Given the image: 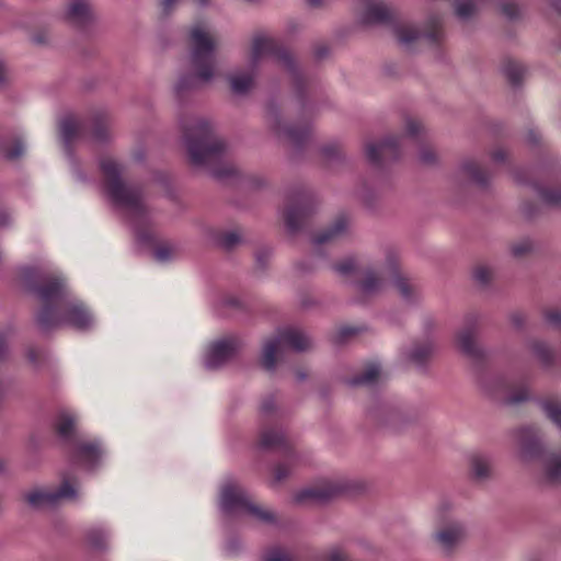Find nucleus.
<instances>
[{
	"label": "nucleus",
	"mask_w": 561,
	"mask_h": 561,
	"mask_svg": "<svg viewBox=\"0 0 561 561\" xmlns=\"http://www.w3.org/2000/svg\"><path fill=\"white\" fill-rule=\"evenodd\" d=\"M26 356H27L28 362L35 368H38L46 359V353L43 350H38L35 347H30L27 350Z\"/></svg>",
	"instance_id": "obj_38"
},
{
	"label": "nucleus",
	"mask_w": 561,
	"mask_h": 561,
	"mask_svg": "<svg viewBox=\"0 0 561 561\" xmlns=\"http://www.w3.org/2000/svg\"><path fill=\"white\" fill-rule=\"evenodd\" d=\"M501 12L508 19H514L518 15V7L514 2H505L501 5Z\"/></svg>",
	"instance_id": "obj_47"
},
{
	"label": "nucleus",
	"mask_w": 561,
	"mask_h": 561,
	"mask_svg": "<svg viewBox=\"0 0 561 561\" xmlns=\"http://www.w3.org/2000/svg\"><path fill=\"white\" fill-rule=\"evenodd\" d=\"M288 346L297 352L307 351L311 346V340L300 330L284 329L263 344L262 365L266 370H274L278 355H282Z\"/></svg>",
	"instance_id": "obj_7"
},
{
	"label": "nucleus",
	"mask_w": 561,
	"mask_h": 561,
	"mask_svg": "<svg viewBox=\"0 0 561 561\" xmlns=\"http://www.w3.org/2000/svg\"><path fill=\"white\" fill-rule=\"evenodd\" d=\"M511 321L516 328H519V327H522V324L524 322V317L519 313H515V314H512Z\"/></svg>",
	"instance_id": "obj_57"
},
{
	"label": "nucleus",
	"mask_w": 561,
	"mask_h": 561,
	"mask_svg": "<svg viewBox=\"0 0 561 561\" xmlns=\"http://www.w3.org/2000/svg\"><path fill=\"white\" fill-rule=\"evenodd\" d=\"M1 151H2L3 156L8 160H15V159L20 158L23 154L24 146H23L22 141L15 140L13 142V146H12L11 149H9V148H1Z\"/></svg>",
	"instance_id": "obj_39"
},
{
	"label": "nucleus",
	"mask_w": 561,
	"mask_h": 561,
	"mask_svg": "<svg viewBox=\"0 0 561 561\" xmlns=\"http://www.w3.org/2000/svg\"><path fill=\"white\" fill-rule=\"evenodd\" d=\"M325 0H308L309 4L312 7H320Z\"/></svg>",
	"instance_id": "obj_60"
},
{
	"label": "nucleus",
	"mask_w": 561,
	"mask_h": 561,
	"mask_svg": "<svg viewBox=\"0 0 561 561\" xmlns=\"http://www.w3.org/2000/svg\"><path fill=\"white\" fill-rule=\"evenodd\" d=\"M220 507L227 514H245L262 524L276 523V516L272 511L252 502L248 493L233 481L224 484Z\"/></svg>",
	"instance_id": "obj_6"
},
{
	"label": "nucleus",
	"mask_w": 561,
	"mask_h": 561,
	"mask_svg": "<svg viewBox=\"0 0 561 561\" xmlns=\"http://www.w3.org/2000/svg\"><path fill=\"white\" fill-rule=\"evenodd\" d=\"M262 561H294V558L283 548L274 547L265 552Z\"/></svg>",
	"instance_id": "obj_37"
},
{
	"label": "nucleus",
	"mask_w": 561,
	"mask_h": 561,
	"mask_svg": "<svg viewBox=\"0 0 561 561\" xmlns=\"http://www.w3.org/2000/svg\"><path fill=\"white\" fill-rule=\"evenodd\" d=\"M270 123L272 128L278 137H283L294 146H300L310 135L311 129L309 125H304L301 128L284 127L274 110L270 112Z\"/></svg>",
	"instance_id": "obj_13"
},
{
	"label": "nucleus",
	"mask_w": 561,
	"mask_h": 561,
	"mask_svg": "<svg viewBox=\"0 0 561 561\" xmlns=\"http://www.w3.org/2000/svg\"><path fill=\"white\" fill-rule=\"evenodd\" d=\"M533 352L545 366L553 362V353L543 342H535L533 344Z\"/></svg>",
	"instance_id": "obj_34"
},
{
	"label": "nucleus",
	"mask_w": 561,
	"mask_h": 561,
	"mask_svg": "<svg viewBox=\"0 0 561 561\" xmlns=\"http://www.w3.org/2000/svg\"><path fill=\"white\" fill-rule=\"evenodd\" d=\"M182 128L190 160L194 165H209L225 154L226 144L214 135L213 127L206 119L183 122Z\"/></svg>",
	"instance_id": "obj_5"
},
{
	"label": "nucleus",
	"mask_w": 561,
	"mask_h": 561,
	"mask_svg": "<svg viewBox=\"0 0 561 561\" xmlns=\"http://www.w3.org/2000/svg\"><path fill=\"white\" fill-rule=\"evenodd\" d=\"M327 559H328V561H347V558H346L344 551L339 547H334V548L330 549V551L328 552Z\"/></svg>",
	"instance_id": "obj_50"
},
{
	"label": "nucleus",
	"mask_w": 561,
	"mask_h": 561,
	"mask_svg": "<svg viewBox=\"0 0 561 561\" xmlns=\"http://www.w3.org/2000/svg\"><path fill=\"white\" fill-rule=\"evenodd\" d=\"M458 346L466 355L474 357L479 354L472 329H465L457 336Z\"/></svg>",
	"instance_id": "obj_25"
},
{
	"label": "nucleus",
	"mask_w": 561,
	"mask_h": 561,
	"mask_svg": "<svg viewBox=\"0 0 561 561\" xmlns=\"http://www.w3.org/2000/svg\"><path fill=\"white\" fill-rule=\"evenodd\" d=\"M27 288L41 302L36 323L43 331L54 330L64 325L79 331L89 330L93 325V317L85 306L72 298L65 278L58 274L39 275L33 267L23 270Z\"/></svg>",
	"instance_id": "obj_1"
},
{
	"label": "nucleus",
	"mask_w": 561,
	"mask_h": 561,
	"mask_svg": "<svg viewBox=\"0 0 561 561\" xmlns=\"http://www.w3.org/2000/svg\"><path fill=\"white\" fill-rule=\"evenodd\" d=\"M382 275L388 274L391 276L394 287L398 289L401 298L408 302L414 301L420 296V288L416 284L412 283L407 277L399 274L396 265V259L390 255L387 260V265L379 268Z\"/></svg>",
	"instance_id": "obj_11"
},
{
	"label": "nucleus",
	"mask_w": 561,
	"mask_h": 561,
	"mask_svg": "<svg viewBox=\"0 0 561 561\" xmlns=\"http://www.w3.org/2000/svg\"><path fill=\"white\" fill-rule=\"evenodd\" d=\"M503 71L513 84H517L524 76V68L515 61L506 62Z\"/></svg>",
	"instance_id": "obj_35"
},
{
	"label": "nucleus",
	"mask_w": 561,
	"mask_h": 561,
	"mask_svg": "<svg viewBox=\"0 0 561 561\" xmlns=\"http://www.w3.org/2000/svg\"><path fill=\"white\" fill-rule=\"evenodd\" d=\"M265 58H272L276 64L283 66L288 72L295 75L294 60L291 55L280 47L278 42L263 33L253 36L249 58L250 72H239L230 77L231 90L242 94L248 92L254 84V70Z\"/></svg>",
	"instance_id": "obj_4"
},
{
	"label": "nucleus",
	"mask_w": 561,
	"mask_h": 561,
	"mask_svg": "<svg viewBox=\"0 0 561 561\" xmlns=\"http://www.w3.org/2000/svg\"><path fill=\"white\" fill-rule=\"evenodd\" d=\"M546 415L561 428V400H546L541 403Z\"/></svg>",
	"instance_id": "obj_30"
},
{
	"label": "nucleus",
	"mask_w": 561,
	"mask_h": 561,
	"mask_svg": "<svg viewBox=\"0 0 561 561\" xmlns=\"http://www.w3.org/2000/svg\"><path fill=\"white\" fill-rule=\"evenodd\" d=\"M436 153L435 151L430 147H423L420 151V161L423 164L431 165L436 162Z\"/></svg>",
	"instance_id": "obj_41"
},
{
	"label": "nucleus",
	"mask_w": 561,
	"mask_h": 561,
	"mask_svg": "<svg viewBox=\"0 0 561 561\" xmlns=\"http://www.w3.org/2000/svg\"><path fill=\"white\" fill-rule=\"evenodd\" d=\"M92 11L87 0H70L66 19L75 26H83L92 20Z\"/></svg>",
	"instance_id": "obj_16"
},
{
	"label": "nucleus",
	"mask_w": 561,
	"mask_h": 561,
	"mask_svg": "<svg viewBox=\"0 0 561 561\" xmlns=\"http://www.w3.org/2000/svg\"><path fill=\"white\" fill-rule=\"evenodd\" d=\"M340 491L341 488L339 485L331 482H324L321 485L301 490L295 495V501L297 503H305L308 501L321 503L332 499L334 495L340 493Z\"/></svg>",
	"instance_id": "obj_14"
},
{
	"label": "nucleus",
	"mask_w": 561,
	"mask_h": 561,
	"mask_svg": "<svg viewBox=\"0 0 561 561\" xmlns=\"http://www.w3.org/2000/svg\"><path fill=\"white\" fill-rule=\"evenodd\" d=\"M102 450L96 442L81 443L76 448L75 457L78 461L94 465L100 459Z\"/></svg>",
	"instance_id": "obj_21"
},
{
	"label": "nucleus",
	"mask_w": 561,
	"mask_h": 561,
	"mask_svg": "<svg viewBox=\"0 0 561 561\" xmlns=\"http://www.w3.org/2000/svg\"><path fill=\"white\" fill-rule=\"evenodd\" d=\"M542 199L550 205H559L561 204V191L559 190H550V191H543Z\"/></svg>",
	"instance_id": "obj_43"
},
{
	"label": "nucleus",
	"mask_w": 561,
	"mask_h": 561,
	"mask_svg": "<svg viewBox=\"0 0 561 561\" xmlns=\"http://www.w3.org/2000/svg\"><path fill=\"white\" fill-rule=\"evenodd\" d=\"M356 262L354 257H345L340 263L333 266V270L342 277H351L356 271Z\"/></svg>",
	"instance_id": "obj_36"
},
{
	"label": "nucleus",
	"mask_w": 561,
	"mask_h": 561,
	"mask_svg": "<svg viewBox=\"0 0 561 561\" xmlns=\"http://www.w3.org/2000/svg\"><path fill=\"white\" fill-rule=\"evenodd\" d=\"M5 469V463L3 460L0 459V473H2Z\"/></svg>",
	"instance_id": "obj_62"
},
{
	"label": "nucleus",
	"mask_w": 561,
	"mask_h": 561,
	"mask_svg": "<svg viewBox=\"0 0 561 561\" xmlns=\"http://www.w3.org/2000/svg\"><path fill=\"white\" fill-rule=\"evenodd\" d=\"M322 154L327 160L341 157V149L337 145H328L322 148Z\"/></svg>",
	"instance_id": "obj_49"
},
{
	"label": "nucleus",
	"mask_w": 561,
	"mask_h": 561,
	"mask_svg": "<svg viewBox=\"0 0 561 561\" xmlns=\"http://www.w3.org/2000/svg\"><path fill=\"white\" fill-rule=\"evenodd\" d=\"M92 137L95 141H104L108 138V134L105 127L98 126L94 129Z\"/></svg>",
	"instance_id": "obj_53"
},
{
	"label": "nucleus",
	"mask_w": 561,
	"mask_h": 561,
	"mask_svg": "<svg viewBox=\"0 0 561 561\" xmlns=\"http://www.w3.org/2000/svg\"><path fill=\"white\" fill-rule=\"evenodd\" d=\"M531 249V244L529 241H523L518 244L513 245L512 252L515 256H520L524 253H527Z\"/></svg>",
	"instance_id": "obj_51"
},
{
	"label": "nucleus",
	"mask_w": 561,
	"mask_h": 561,
	"mask_svg": "<svg viewBox=\"0 0 561 561\" xmlns=\"http://www.w3.org/2000/svg\"><path fill=\"white\" fill-rule=\"evenodd\" d=\"M217 37L204 23H196L190 30V65L192 76L182 77L175 85V93L181 96L185 91L209 83L217 73L215 51Z\"/></svg>",
	"instance_id": "obj_2"
},
{
	"label": "nucleus",
	"mask_w": 561,
	"mask_h": 561,
	"mask_svg": "<svg viewBox=\"0 0 561 561\" xmlns=\"http://www.w3.org/2000/svg\"><path fill=\"white\" fill-rule=\"evenodd\" d=\"M289 474V469L285 466L279 465L274 470V483L282 482Z\"/></svg>",
	"instance_id": "obj_52"
},
{
	"label": "nucleus",
	"mask_w": 561,
	"mask_h": 561,
	"mask_svg": "<svg viewBox=\"0 0 561 561\" xmlns=\"http://www.w3.org/2000/svg\"><path fill=\"white\" fill-rule=\"evenodd\" d=\"M528 136H529V139H530L531 141H534V142H535V138H533V137H534V133H533V131H530V133L528 134Z\"/></svg>",
	"instance_id": "obj_63"
},
{
	"label": "nucleus",
	"mask_w": 561,
	"mask_h": 561,
	"mask_svg": "<svg viewBox=\"0 0 561 561\" xmlns=\"http://www.w3.org/2000/svg\"><path fill=\"white\" fill-rule=\"evenodd\" d=\"M529 398L526 389H520L516 393L508 396L505 401L507 404H518Z\"/></svg>",
	"instance_id": "obj_46"
},
{
	"label": "nucleus",
	"mask_w": 561,
	"mask_h": 561,
	"mask_svg": "<svg viewBox=\"0 0 561 561\" xmlns=\"http://www.w3.org/2000/svg\"><path fill=\"white\" fill-rule=\"evenodd\" d=\"M466 537L465 528L459 523H450L440 528L435 534V540L438 547L447 554L451 553L455 548L462 542Z\"/></svg>",
	"instance_id": "obj_12"
},
{
	"label": "nucleus",
	"mask_w": 561,
	"mask_h": 561,
	"mask_svg": "<svg viewBox=\"0 0 561 561\" xmlns=\"http://www.w3.org/2000/svg\"><path fill=\"white\" fill-rule=\"evenodd\" d=\"M543 480L554 484L561 482V454H549L543 459Z\"/></svg>",
	"instance_id": "obj_20"
},
{
	"label": "nucleus",
	"mask_w": 561,
	"mask_h": 561,
	"mask_svg": "<svg viewBox=\"0 0 561 561\" xmlns=\"http://www.w3.org/2000/svg\"><path fill=\"white\" fill-rule=\"evenodd\" d=\"M311 214V207L306 202H300L295 206L289 207L285 213V220L287 228L290 231L298 230Z\"/></svg>",
	"instance_id": "obj_17"
},
{
	"label": "nucleus",
	"mask_w": 561,
	"mask_h": 561,
	"mask_svg": "<svg viewBox=\"0 0 561 561\" xmlns=\"http://www.w3.org/2000/svg\"><path fill=\"white\" fill-rule=\"evenodd\" d=\"M273 409H274V400L272 398H268V399L264 400V402L262 403L261 410L264 413H268Z\"/></svg>",
	"instance_id": "obj_55"
},
{
	"label": "nucleus",
	"mask_w": 561,
	"mask_h": 561,
	"mask_svg": "<svg viewBox=\"0 0 561 561\" xmlns=\"http://www.w3.org/2000/svg\"><path fill=\"white\" fill-rule=\"evenodd\" d=\"M545 319L553 328L561 329V310L552 309L545 313Z\"/></svg>",
	"instance_id": "obj_40"
},
{
	"label": "nucleus",
	"mask_w": 561,
	"mask_h": 561,
	"mask_svg": "<svg viewBox=\"0 0 561 561\" xmlns=\"http://www.w3.org/2000/svg\"><path fill=\"white\" fill-rule=\"evenodd\" d=\"M180 0H161V7H162V10L163 12L167 14L169 13L174 4H176Z\"/></svg>",
	"instance_id": "obj_54"
},
{
	"label": "nucleus",
	"mask_w": 561,
	"mask_h": 561,
	"mask_svg": "<svg viewBox=\"0 0 561 561\" xmlns=\"http://www.w3.org/2000/svg\"><path fill=\"white\" fill-rule=\"evenodd\" d=\"M394 33L398 42L405 47L410 46L421 35V33L414 26L409 24H401L396 26Z\"/></svg>",
	"instance_id": "obj_27"
},
{
	"label": "nucleus",
	"mask_w": 561,
	"mask_h": 561,
	"mask_svg": "<svg viewBox=\"0 0 561 561\" xmlns=\"http://www.w3.org/2000/svg\"><path fill=\"white\" fill-rule=\"evenodd\" d=\"M77 490L69 480H64L56 491L35 490L26 494V501L35 508H43L56 505L64 499H76Z\"/></svg>",
	"instance_id": "obj_9"
},
{
	"label": "nucleus",
	"mask_w": 561,
	"mask_h": 561,
	"mask_svg": "<svg viewBox=\"0 0 561 561\" xmlns=\"http://www.w3.org/2000/svg\"><path fill=\"white\" fill-rule=\"evenodd\" d=\"M240 242V237L236 232H229L220 238V244L229 250Z\"/></svg>",
	"instance_id": "obj_44"
},
{
	"label": "nucleus",
	"mask_w": 561,
	"mask_h": 561,
	"mask_svg": "<svg viewBox=\"0 0 561 561\" xmlns=\"http://www.w3.org/2000/svg\"><path fill=\"white\" fill-rule=\"evenodd\" d=\"M516 437L519 445V456L524 461L537 456L541 450L537 431L534 427H522Z\"/></svg>",
	"instance_id": "obj_15"
},
{
	"label": "nucleus",
	"mask_w": 561,
	"mask_h": 561,
	"mask_svg": "<svg viewBox=\"0 0 561 561\" xmlns=\"http://www.w3.org/2000/svg\"><path fill=\"white\" fill-rule=\"evenodd\" d=\"M380 375H381V370H380L379 365L369 364L365 368L364 373L362 375L351 379L350 383L352 386H359V385L371 386V385H375L379 380Z\"/></svg>",
	"instance_id": "obj_26"
},
{
	"label": "nucleus",
	"mask_w": 561,
	"mask_h": 561,
	"mask_svg": "<svg viewBox=\"0 0 561 561\" xmlns=\"http://www.w3.org/2000/svg\"><path fill=\"white\" fill-rule=\"evenodd\" d=\"M100 169L104 190L113 204L125 210L134 224L144 219L147 216L144 194L122 180V167L112 158H103Z\"/></svg>",
	"instance_id": "obj_3"
},
{
	"label": "nucleus",
	"mask_w": 561,
	"mask_h": 561,
	"mask_svg": "<svg viewBox=\"0 0 561 561\" xmlns=\"http://www.w3.org/2000/svg\"><path fill=\"white\" fill-rule=\"evenodd\" d=\"M284 442V435L272 430L263 431L260 436V445L263 448H276L282 446Z\"/></svg>",
	"instance_id": "obj_31"
},
{
	"label": "nucleus",
	"mask_w": 561,
	"mask_h": 561,
	"mask_svg": "<svg viewBox=\"0 0 561 561\" xmlns=\"http://www.w3.org/2000/svg\"><path fill=\"white\" fill-rule=\"evenodd\" d=\"M470 469L472 476L478 480H484L490 477L491 461L485 455L473 454L470 457Z\"/></svg>",
	"instance_id": "obj_23"
},
{
	"label": "nucleus",
	"mask_w": 561,
	"mask_h": 561,
	"mask_svg": "<svg viewBox=\"0 0 561 561\" xmlns=\"http://www.w3.org/2000/svg\"><path fill=\"white\" fill-rule=\"evenodd\" d=\"M54 426L61 439L71 442L76 431V416L68 411H61L56 416Z\"/></svg>",
	"instance_id": "obj_18"
},
{
	"label": "nucleus",
	"mask_w": 561,
	"mask_h": 561,
	"mask_svg": "<svg viewBox=\"0 0 561 561\" xmlns=\"http://www.w3.org/2000/svg\"><path fill=\"white\" fill-rule=\"evenodd\" d=\"M383 277L377 275L376 271L367 270L358 284L359 291L365 296L377 294L381 290Z\"/></svg>",
	"instance_id": "obj_22"
},
{
	"label": "nucleus",
	"mask_w": 561,
	"mask_h": 561,
	"mask_svg": "<svg viewBox=\"0 0 561 561\" xmlns=\"http://www.w3.org/2000/svg\"><path fill=\"white\" fill-rule=\"evenodd\" d=\"M504 158H505V151H504V150H502V149H499V150H496V151H494V152L492 153V159H493L495 162H501V161H503V160H504Z\"/></svg>",
	"instance_id": "obj_58"
},
{
	"label": "nucleus",
	"mask_w": 561,
	"mask_h": 561,
	"mask_svg": "<svg viewBox=\"0 0 561 561\" xmlns=\"http://www.w3.org/2000/svg\"><path fill=\"white\" fill-rule=\"evenodd\" d=\"M403 140V137H389L380 142H369L366 145V157L374 164L397 160L399 147L402 146Z\"/></svg>",
	"instance_id": "obj_10"
},
{
	"label": "nucleus",
	"mask_w": 561,
	"mask_h": 561,
	"mask_svg": "<svg viewBox=\"0 0 561 561\" xmlns=\"http://www.w3.org/2000/svg\"><path fill=\"white\" fill-rule=\"evenodd\" d=\"M479 9V0H459L456 4V14L462 20L472 16Z\"/></svg>",
	"instance_id": "obj_33"
},
{
	"label": "nucleus",
	"mask_w": 561,
	"mask_h": 561,
	"mask_svg": "<svg viewBox=\"0 0 561 561\" xmlns=\"http://www.w3.org/2000/svg\"><path fill=\"white\" fill-rule=\"evenodd\" d=\"M61 136L66 144H70L80 131V124L72 117H67L60 125Z\"/></svg>",
	"instance_id": "obj_32"
},
{
	"label": "nucleus",
	"mask_w": 561,
	"mask_h": 561,
	"mask_svg": "<svg viewBox=\"0 0 561 561\" xmlns=\"http://www.w3.org/2000/svg\"><path fill=\"white\" fill-rule=\"evenodd\" d=\"M474 279L480 284H486L491 277V271L485 266L476 268L473 273Z\"/></svg>",
	"instance_id": "obj_45"
},
{
	"label": "nucleus",
	"mask_w": 561,
	"mask_h": 561,
	"mask_svg": "<svg viewBox=\"0 0 561 561\" xmlns=\"http://www.w3.org/2000/svg\"><path fill=\"white\" fill-rule=\"evenodd\" d=\"M172 249L165 245L156 249L153 255L157 261L165 262L172 257Z\"/></svg>",
	"instance_id": "obj_48"
},
{
	"label": "nucleus",
	"mask_w": 561,
	"mask_h": 561,
	"mask_svg": "<svg viewBox=\"0 0 561 561\" xmlns=\"http://www.w3.org/2000/svg\"><path fill=\"white\" fill-rule=\"evenodd\" d=\"M298 378H299L300 380H302V379H305V378H306V375H305V374H298Z\"/></svg>",
	"instance_id": "obj_64"
},
{
	"label": "nucleus",
	"mask_w": 561,
	"mask_h": 561,
	"mask_svg": "<svg viewBox=\"0 0 561 561\" xmlns=\"http://www.w3.org/2000/svg\"><path fill=\"white\" fill-rule=\"evenodd\" d=\"M242 348V342L236 336H228L213 343L205 358L208 369H217L232 359Z\"/></svg>",
	"instance_id": "obj_8"
},
{
	"label": "nucleus",
	"mask_w": 561,
	"mask_h": 561,
	"mask_svg": "<svg viewBox=\"0 0 561 561\" xmlns=\"http://www.w3.org/2000/svg\"><path fill=\"white\" fill-rule=\"evenodd\" d=\"M423 131V126L415 119L408 118L405 122V133L410 137H416Z\"/></svg>",
	"instance_id": "obj_42"
},
{
	"label": "nucleus",
	"mask_w": 561,
	"mask_h": 561,
	"mask_svg": "<svg viewBox=\"0 0 561 561\" xmlns=\"http://www.w3.org/2000/svg\"><path fill=\"white\" fill-rule=\"evenodd\" d=\"M348 228V220L346 217H339L334 224L324 232L320 233L313 239L316 245L333 242L344 236Z\"/></svg>",
	"instance_id": "obj_19"
},
{
	"label": "nucleus",
	"mask_w": 561,
	"mask_h": 561,
	"mask_svg": "<svg viewBox=\"0 0 561 561\" xmlns=\"http://www.w3.org/2000/svg\"><path fill=\"white\" fill-rule=\"evenodd\" d=\"M87 540L94 549H105L107 547L108 534L105 529L93 527L87 533Z\"/></svg>",
	"instance_id": "obj_29"
},
{
	"label": "nucleus",
	"mask_w": 561,
	"mask_h": 561,
	"mask_svg": "<svg viewBox=\"0 0 561 561\" xmlns=\"http://www.w3.org/2000/svg\"><path fill=\"white\" fill-rule=\"evenodd\" d=\"M356 332H357V330L354 328H342L339 332V337H340V340H342L346 336L355 334Z\"/></svg>",
	"instance_id": "obj_56"
},
{
	"label": "nucleus",
	"mask_w": 561,
	"mask_h": 561,
	"mask_svg": "<svg viewBox=\"0 0 561 561\" xmlns=\"http://www.w3.org/2000/svg\"><path fill=\"white\" fill-rule=\"evenodd\" d=\"M5 80V67L2 61H0V84Z\"/></svg>",
	"instance_id": "obj_59"
},
{
	"label": "nucleus",
	"mask_w": 561,
	"mask_h": 561,
	"mask_svg": "<svg viewBox=\"0 0 561 561\" xmlns=\"http://www.w3.org/2000/svg\"><path fill=\"white\" fill-rule=\"evenodd\" d=\"M459 172H461L465 176H468L478 185H485L488 179L490 178L489 174L482 173L479 165L473 160L463 161L459 168Z\"/></svg>",
	"instance_id": "obj_24"
},
{
	"label": "nucleus",
	"mask_w": 561,
	"mask_h": 561,
	"mask_svg": "<svg viewBox=\"0 0 561 561\" xmlns=\"http://www.w3.org/2000/svg\"><path fill=\"white\" fill-rule=\"evenodd\" d=\"M434 345L431 342H426L423 345H416L411 354L410 360L416 366H423L433 355Z\"/></svg>",
	"instance_id": "obj_28"
},
{
	"label": "nucleus",
	"mask_w": 561,
	"mask_h": 561,
	"mask_svg": "<svg viewBox=\"0 0 561 561\" xmlns=\"http://www.w3.org/2000/svg\"><path fill=\"white\" fill-rule=\"evenodd\" d=\"M198 5H206L208 0H194Z\"/></svg>",
	"instance_id": "obj_61"
}]
</instances>
